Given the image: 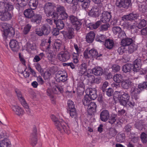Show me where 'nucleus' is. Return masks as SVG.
Returning a JSON list of instances; mask_svg holds the SVG:
<instances>
[{"label":"nucleus","mask_w":147,"mask_h":147,"mask_svg":"<svg viewBox=\"0 0 147 147\" xmlns=\"http://www.w3.org/2000/svg\"><path fill=\"white\" fill-rule=\"evenodd\" d=\"M138 16L136 14L131 13L128 15H125L122 18L123 20H135L137 18Z\"/></svg>","instance_id":"nucleus-21"},{"label":"nucleus","mask_w":147,"mask_h":147,"mask_svg":"<svg viewBox=\"0 0 147 147\" xmlns=\"http://www.w3.org/2000/svg\"><path fill=\"white\" fill-rule=\"evenodd\" d=\"M141 90L139 88L136 87L135 86H132L131 90V94L134 93V94H139Z\"/></svg>","instance_id":"nucleus-60"},{"label":"nucleus","mask_w":147,"mask_h":147,"mask_svg":"<svg viewBox=\"0 0 147 147\" xmlns=\"http://www.w3.org/2000/svg\"><path fill=\"white\" fill-rule=\"evenodd\" d=\"M51 51V49H50L49 51H46L48 53V57L49 58V59L50 60L52 61L54 60L55 58V55L54 53H53V51H52V52H50L49 51Z\"/></svg>","instance_id":"nucleus-62"},{"label":"nucleus","mask_w":147,"mask_h":147,"mask_svg":"<svg viewBox=\"0 0 147 147\" xmlns=\"http://www.w3.org/2000/svg\"><path fill=\"white\" fill-rule=\"evenodd\" d=\"M57 11L59 14H60L65 11L64 7L62 6L59 5L56 7Z\"/></svg>","instance_id":"nucleus-58"},{"label":"nucleus","mask_w":147,"mask_h":147,"mask_svg":"<svg viewBox=\"0 0 147 147\" xmlns=\"http://www.w3.org/2000/svg\"><path fill=\"white\" fill-rule=\"evenodd\" d=\"M12 18V15L8 11H6L0 15V19L3 21L10 20Z\"/></svg>","instance_id":"nucleus-19"},{"label":"nucleus","mask_w":147,"mask_h":147,"mask_svg":"<svg viewBox=\"0 0 147 147\" xmlns=\"http://www.w3.org/2000/svg\"><path fill=\"white\" fill-rule=\"evenodd\" d=\"M42 19V16L40 14H34L31 20V21L34 23L39 24L40 22Z\"/></svg>","instance_id":"nucleus-30"},{"label":"nucleus","mask_w":147,"mask_h":147,"mask_svg":"<svg viewBox=\"0 0 147 147\" xmlns=\"http://www.w3.org/2000/svg\"><path fill=\"white\" fill-rule=\"evenodd\" d=\"M59 122L61 124L59 125V126L60 129H57L62 133H65L68 134H69L71 132V130L69 126L63 120H60Z\"/></svg>","instance_id":"nucleus-7"},{"label":"nucleus","mask_w":147,"mask_h":147,"mask_svg":"<svg viewBox=\"0 0 147 147\" xmlns=\"http://www.w3.org/2000/svg\"><path fill=\"white\" fill-rule=\"evenodd\" d=\"M30 142L33 146H35L37 143V130L36 127L34 128L33 132L31 134L30 137Z\"/></svg>","instance_id":"nucleus-10"},{"label":"nucleus","mask_w":147,"mask_h":147,"mask_svg":"<svg viewBox=\"0 0 147 147\" xmlns=\"http://www.w3.org/2000/svg\"><path fill=\"white\" fill-rule=\"evenodd\" d=\"M109 112L107 110H103L100 113V118L102 121H107L109 119Z\"/></svg>","instance_id":"nucleus-17"},{"label":"nucleus","mask_w":147,"mask_h":147,"mask_svg":"<svg viewBox=\"0 0 147 147\" xmlns=\"http://www.w3.org/2000/svg\"><path fill=\"white\" fill-rule=\"evenodd\" d=\"M124 28L126 29H130L133 28V26L128 22L126 21L124 24Z\"/></svg>","instance_id":"nucleus-64"},{"label":"nucleus","mask_w":147,"mask_h":147,"mask_svg":"<svg viewBox=\"0 0 147 147\" xmlns=\"http://www.w3.org/2000/svg\"><path fill=\"white\" fill-rule=\"evenodd\" d=\"M54 92L55 94L62 93L64 91L62 86H56L54 89Z\"/></svg>","instance_id":"nucleus-46"},{"label":"nucleus","mask_w":147,"mask_h":147,"mask_svg":"<svg viewBox=\"0 0 147 147\" xmlns=\"http://www.w3.org/2000/svg\"><path fill=\"white\" fill-rule=\"evenodd\" d=\"M32 27L31 25L30 24H28L24 27L23 30V33L24 34H27L29 32Z\"/></svg>","instance_id":"nucleus-47"},{"label":"nucleus","mask_w":147,"mask_h":147,"mask_svg":"<svg viewBox=\"0 0 147 147\" xmlns=\"http://www.w3.org/2000/svg\"><path fill=\"white\" fill-rule=\"evenodd\" d=\"M74 31V30L73 28H69L67 32L65 34L66 37L69 39L74 38L75 36Z\"/></svg>","instance_id":"nucleus-25"},{"label":"nucleus","mask_w":147,"mask_h":147,"mask_svg":"<svg viewBox=\"0 0 147 147\" xmlns=\"http://www.w3.org/2000/svg\"><path fill=\"white\" fill-rule=\"evenodd\" d=\"M51 118L53 121V122L55 125L57 129H60L59 126V125L61 124L59 122L60 120H59L58 118L53 115H51Z\"/></svg>","instance_id":"nucleus-33"},{"label":"nucleus","mask_w":147,"mask_h":147,"mask_svg":"<svg viewBox=\"0 0 147 147\" xmlns=\"http://www.w3.org/2000/svg\"><path fill=\"white\" fill-rule=\"evenodd\" d=\"M87 70V64L85 63L82 64L79 69V74L80 75H83L85 74V73Z\"/></svg>","instance_id":"nucleus-32"},{"label":"nucleus","mask_w":147,"mask_h":147,"mask_svg":"<svg viewBox=\"0 0 147 147\" xmlns=\"http://www.w3.org/2000/svg\"><path fill=\"white\" fill-rule=\"evenodd\" d=\"M55 4L53 3L47 2L45 4L44 10L48 17H52V18H56L58 17V14L55 12Z\"/></svg>","instance_id":"nucleus-2"},{"label":"nucleus","mask_w":147,"mask_h":147,"mask_svg":"<svg viewBox=\"0 0 147 147\" xmlns=\"http://www.w3.org/2000/svg\"><path fill=\"white\" fill-rule=\"evenodd\" d=\"M126 51V49L125 48V46L121 45V46L118 48L117 52L119 55H121L123 54Z\"/></svg>","instance_id":"nucleus-57"},{"label":"nucleus","mask_w":147,"mask_h":147,"mask_svg":"<svg viewBox=\"0 0 147 147\" xmlns=\"http://www.w3.org/2000/svg\"><path fill=\"white\" fill-rule=\"evenodd\" d=\"M137 48V46L135 44H132L128 47V53L131 54L136 50Z\"/></svg>","instance_id":"nucleus-48"},{"label":"nucleus","mask_w":147,"mask_h":147,"mask_svg":"<svg viewBox=\"0 0 147 147\" xmlns=\"http://www.w3.org/2000/svg\"><path fill=\"white\" fill-rule=\"evenodd\" d=\"M140 138L143 143H145L147 142V134L144 132H142L141 134Z\"/></svg>","instance_id":"nucleus-52"},{"label":"nucleus","mask_w":147,"mask_h":147,"mask_svg":"<svg viewBox=\"0 0 147 147\" xmlns=\"http://www.w3.org/2000/svg\"><path fill=\"white\" fill-rule=\"evenodd\" d=\"M70 116L72 117L75 118L77 116L76 111V109H74L68 110Z\"/></svg>","instance_id":"nucleus-55"},{"label":"nucleus","mask_w":147,"mask_h":147,"mask_svg":"<svg viewBox=\"0 0 147 147\" xmlns=\"http://www.w3.org/2000/svg\"><path fill=\"white\" fill-rule=\"evenodd\" d=\"M133 67V65L131 64L126 63L123 66L122 69L123 71L126 73L130 72Z\"/></svg>","instance_id":"nucleus-36"},{"label":"nucleus","mask_w":147,"mask_h":147,"mask_svg":"<svg viewBox=\"0 0 147 147\" xmlns=\"http://www.w3.org/2000/svg\"><path fill=\"white\" fill-rule=\"evenodd\" d=\"M106 36L102 34H97L96 36L95 40L97 42H104L106 40Z\"/></svg>","instance_id":"nucleus-40"},{"label":"nucleus","mask_w":147,"mask_h":147,"mask_svg":"<svg viewBox=\"0 0 147 147\" xmlns=\"http://www.w3.org/2000/svg\"><path fill=\"white\" fill-rule=\"evenodd\" d=\"M138 87L141 90L143 89L146 88L147 87V82H144L140 83Z\"/></svg>","instance_id":"nucleus-59"},{"label":"nucleus","mask_w":147,"mask_h":147,"mask_svg":"<svg viewBox=\"0 0 147 147\" xmlns=\"http://www.w3.org/2000/svg\"><path fill=\"white\" fill-rule=\"evenodd\" d=\"M58 17L56 18H52L54 20L55 23L56 24V27L58 29L61 30L64 27V24L62 20H58L57 21H56V19L58 18Z\"/></svg>","instance_id":"nucleus-24"},{"label":"nucleus","mask_w":147,"mask_h":147,"mask_svg":"<svg viewBox=\"0 0 147 147\" xmlns=\"http://www.w3.org/2000/svg\"><path fill=\"white\" fill-rule=\"evenodd\" d=\"M0 147H10V142L6 138L2 140L0 143Z\"/></svg>","instance_id":"nucleus-37"},{"label":"nucleus","mask_w":147,"mask_h":147,"mask_svg":"<svg viewBox=\"0 0 147 147\" xmlns=\"http://www.w3.org/2000/svg\"><path fill=\"white\" fill-rule=\"evenodd\" d=\"M111 18V13L107 11H104L102 14L101 20L103 23L108 22Z\"/></svg>","instance_id":"nucleus-15"},{"label":"nucleus","mask_w":147,"mask_h":147,"mask_svg":"<svg viewBox=\"0 0 147 147\" xmlns=\"http://www.w3.org/2000/svg\"><path fill=\"white\" fill-rule=\"evenodd\" d=\"M53 46L55 51H59L61 46V41L59 40H56Z\"/></svg>","instance_id":"nucleus-39"},{"label":"nucleus","mask_w":147,"mask_h":147,"mask_svg":"<svg viewBox=\"0 0 147 147\" xmlns=\"http://www.w3.org/2000/svg\"><path fill=\"white\" fill-rule=\"evenodd\" d=\"M125 139L124 135L123 134H118L116 136V140L118 142H121Z\"/></svg>","instance_id":"nucleus-61"},{"label":"nucleus","mask_w":147,"mask_h":147,"mask_svg":"<svg viewBox=\"0 0 147 147\" xmlns=\"http://www.w3.org/2000/svg\"><path fill=\"white\" fill-rule=\"evenodd\" d=\"M69 20L72 24L75 26V29L77 30H79L80 28L82 23L78 20L77 18L74 16H69Z\"/></svg>","instance_id":"nucleus-12"},{"label":"nucleus","mask_w":147,"mask_h":147,"mask_svg":"<svg viewBox=\"0 0 147 147\" xmlns=\"http://www.w3.org/2000/svg\"><path fill=\"white\" fill-rule=\"evenodd\" d=\"M92 73L96 76H100L102 75L103 72L102 69L100 67H96L92 69Z\"/></svg>","instance_id":"nucleus-31"},{"label":"nucleus","mask_w":147,"mask_h":147,"mask_svg":"<svg viewBox=\"0 0 147 147\" xmlns=\"http://www.w3.org/2000/svg\"><path fill=\"white\" fill-rule=\"evenodd\" d=\"M109 135L111 137L115 136L117 133V130L113 128H111L109 129Z\"/></svg>","instance_id":"nucleus-50"},{"label":"nucleus","mask_w":147,"mask_h":147,"mask_svg":"<svg viewBox=\"0 0 147 147\" xmlns=\"http://www.w3.org/2000/svg\"><path fill=\"white\" fill-rule=\"evenodd\" d=\"M38 3V0H30L29 2L28 5L32 9L34 10L36 8Z\"/></svg>","instance_id":"nucleus-35"},{"label":"nucleus","mask_w":147,"mask_h":147,"mask_svg":"<svg viewBox=\"0 0 147 147\" xmlns=\"http://www.w3.org/2000/svg\"><path fill=\"white\" fill-rule=\"evenodd\" d=\"M132 82L129 79L125 80L122 82L121 86L124 89H127L131 87Z\"/></svg>","instance_id":"nucleus-34"},{"label":"nucleus","mask_w":147,"mask_h":147,"mask_svg":"<svg viewBox=\"0 0 147 147\" xmlns=\"http://www.w3.org/2000/svg\"><path fill=\"white\" fill-rule=\"evenodd\" d=\"M141 64V60L140 59H136L133 62V70L134 72H137L139 69L140 67Z\"/></svg>","instance_id":"nucleus-22"},{"label":"nucleus","mask_w":147,"mask_h":147,"mask_svg":"<svg viewBox=\"0 0 147 147\" xmlns=\"http://www.w3.org/2000/svg\"><path fill=\"white\" fill-rule=\"evenodd\" d=\"M56 77L57 82H64L67 80V74L64 70L59 71L56 74Z\"/></svg>","instance_id":"nucleus-8"},{"label":"nucleus","mask_w":147,"mask_h":147,"mask_svg":"<svg viewBox=\"0 0 147 147\" xmlns=\"http://www.w3.org/2000/svg\"><path fill=\"white\" fill-rule=\"evenodd\" d=\"M90 2V0H84L83 2H82L81 4L82 8L86 10L89 7Z\"/></svg>","instance_id":"nucleus-43"},{"label":"nucleus","mask_w":147,"mask_h":147,"mask_svg":"<svg viewBox=\"0 0 147 147\" xmlns=\"http://www.w3.org/2000/svg\"><path fill=\"white\" fill-rule=\"evenodd\" d=\"M114 45V43L112 40L107 39L105 40V46L106 48L109 49H112Z\"/></svg>","instance_id":"nucleus-42"},{"label":"nucleus","mask_w":147,"mask_h":147,"mask_svg":"<svg viewBox=\"0 0 147 147\" xmlns=\"http://www.w3.org/2000/svg\"><path fill=\"white\" fill-rule=\"evenodd\" d=\"M9 45L11 50L14 52H17L19 49L18 43L15 40H11L9 43Z\"/></svg>","instance_id":"nucleus-16"},{"label":"nucleus","mask_w":147,"mask_h":147,"mask_svg":"<svg viewBox=\"0 0 147 147\" xmlns=\"http://www.w3.org/2000/svg\"><path fill=\"white\" fill-rule=\"evenodd\" d=\"M15 91L18 99L22 105L26 109V111L27 113L28 114H30L31 111L29 108V106L22 95L19 89L16 88L15 89Z\"/></svg>","instance_id":"nucleus-5"},{"label":"nucleus","mask_w":147,"mask_h":147,"mask_svg":"<svg viewBox=\"0 0 147 147\" xmlns=\"http://www.w3.org/2000/svg\"><path fill=\"white\" fill-rule=\"evenodd\" d=\"M13 6L10 3L6 1L0 2V13H3L6 11L12 10Z\"/></svg>","instance_id":"nucleus-6"},{"label":"nucleus","mask_w":147,"mask_h":147,"mask_svg":"<svg viewBox=\"0 0 147 147\" xmlns=\"http://www.w3.org/2000/svg\"><path fill=\"white\" fill-rule=\"evenodd\" d=\"M92 74L91 72V71H86L84 75L89 78L88 80L91 83L95 82V78L94 76L92 75Z\"/></svg>","instance_id":"nucleus-29"},{"label":"nucleus","mask_w":147,"mask_h":147,"mask_svg":"<svg viewBox=\"0 0 147 147\" xmlns=\"http://www.w3.org/2000/svg\"><path fill=\"white\" fill-rule=\"evenodd\" d=\"M11 108L12 111L18 115H22L24 114V110L18 106L12 105Z\"/></svg>","instance_id":"nucleus-18"},{"label":"nucleus","mask_w":147,"mask_h":147,"mask_svg":"<svg viewBox=\"0 0 147 147\" xmlns=\"http://www.w3.org/2000/svg\"><path fill=\"white\" fill-rule=\"evenodd\" d=\"M139 10L142 13H145L147 11V5L145 4L140 5L139 6Z\"/></svg>","instance_id":"nucleus-49"},{"label":"nucleus","mask_w":147,"mask_h":147,"mask_svg":"<svg viewBox=\"0 0 147 147\" xmlns=\"http://www.w3.org/2000/svg\"><path fill=\"white\" fill-rule=\"evenodd\" d=\"M92 100L88 95H85L82 100L83 104L87 106V112L88 114L92 115L96 111L97 106L94 102H91Z\"/></svg>","instance_id":"nucleus-1"},{"label":"nucleus","mask_w":147,"mask_h":147,"mask_svg":"<svg viewBox=\"0 0 147 147\" xmlns=\"http://www.w3.org/2000/svg\"><path fill=\"white\" fill-rule=\"evenodd\" d=\"M29 0H17V3L15 5L16 9L19 10L21 7H24L26 6Z\"/></svg>","instance_id":"nucleus-20"},{"label":"nucleus","mask_w":147,"mask_h":147,"mask_svg":"<svg viewBox=\"0 0 147 147\" xmlns=\"http://www.w3.org/2000/svg\"><path fill=\"white\" fill-rule=\"evenodd\" d=\"M79 54L78 53H74L72 55V59L73 62L76 64L78 63L79 62L78 57Z\"/></svg>","instance_id":"nucleus-51"},{"label":"nucleus","mask_w":147,"mask_h":147,"mask_svg":"<svg viewBox=\"0 0 147 147\" xmlns=\"http://www.w3.org/2000/svg\"><path fill=\"white\" fill-rule=\"evenodd\" d=\"M113 97L115 98L118 99L120 104L124 106L125 105L126 101L128 100L129 98V94L123 92L115 91Z\"/></svg>","instance_id":"nucleus-4"},{"label":"nucleus","mask_w":147,"mask_h":147,"mask_svg":"<svg viewBox=\"0 0 147 147\" xmlns=\"http://www.w3.org/2000/svg\"><path fill=\"white\" fill-rule=\"evenodd\" d=\"M147 24V22L144 19L141 20L140 23L138 24L137 27L139 29L142 28L143 27L145 26Z\"/></svg>","instance_id":"nucleus-54"},{"label":"nucleus","mask_w":147,"mask_h":147,"mask_svg":"<svg viewBox=\"0 0 147 147\" xmlns=\"http://www.w3.org/2000/svg\"><path fill=\"white\" fill-rule=\"evenodd\" d=\"M86 92V95L89 96L92 99L95 100L97 97L96 91L95 89H87Z\"/></svg>","instance_id":"nucleus-14"},{"label":"nucleus","mask_w":147,"mask_h":147,"mask_svg":"<svg viewBox=\"0 0 147 147\" xmlns=\"http://www.w3.org/2000/svg\"><path fill=\"white\" fill-rule=\"evenodd\" d=\"M42 30L44 33V35H47L50 33L51 28L48 24H46L43 25L42 27Z\"/></svg>","instance_id":"nucleus-26"},{"label":"nucleus","mask_w":147,"mask_h":147,"mask_svg":"<svg viewBox=\"0 0 147 147\" xmlns=\"http://www.w3.org/2000/svg\"><path fill=\"white\" fill-rule=\"evenodd\" d=\"M58 17H59L62 20L66 19L68 18V16L65 11L59 14V16L58 15Z\"/></svg>","instance_id":"nucleus-63"},{"label":"nucleus","mask_w":147,"mask_h":147,"mask_svg":"<svg viewBox=\"0 0 147 147\" xmlns=\"http://www.w3.org/2000/svg\"><path fill=\"white\" fill-rule=\"evenodd\" d=\"M133 42V39L131 38H127L122 39L121 41V45L126 46L130 45Z\"/></svg>","instance_id":"nucleus-28"},{"label":"nucleus","mask_w":147,"mask_h":147,"mask_svg":"<svg viewBox=\"0 0 147 147\" xmlns=\"http://www.w3.org/2000/svg\"><path fill=\"white\" fill-rule=\"evenodd\" d=\"M89 51L92 58L96 57H100L101 55V54L98 55L97 51L96 50L94 49H91Z\"/></svg>","instance_id":"nucleus-45"},{"label":"nucleus","mask_w":147,"mask_h":147,"mask_svg":"<svg viewBox=\"0 0 147 147\" xmlns=\"http://www.w3.org/2000/svg\"><path fill=\"white\" fill-rule=\"evenodd\" d=\"M77 88V92L83 94L84 91V83L82 82H79Z\"/></svg>","instance_id":"nucleus-41"},{"label":"nucleus","mask_w":147,"mask_h":147,"mask_svg":"<svg viewBox=\"0 0 147 147\" xmlns=\"http://www.w3.org/2000/svg\"><path fill=\"white\" fill-rule=\"evenodd\" d=\"M71 55L68 51L61 52L57 55L58 59L61 61L65 62L70 58Z\"/></svg>","instance_id":"nucleus-11"},{"label":"nucleus","mask_w":147,"mask_h":147,"mask_svg":"<svg viewBox=\"0 0 147 147\" xmlns=\"http://www.w3.org/2000/svg\"><path fill=\"white\" fill-rule=\"evenodd\" d=\"M95 34L93 31H90L86 35V41L89 43H92L94 41Z\"/></svg>","instance_id":"nucleus-23"},{"label":"nucleus","mask_w":147,"mask_h":147,"mask_svg":"<svg viewBox=\"0 0 147 147\" xmlns=\"http://www.w3.org/2000/svg\"><path fill=\"white\" fill-rule=\"evenodd\" d=\"M68 110L76 109L75 108V105L74 102L71 100H69L67 102Z\"/></svg>","instance_id":"nucleus-53"},{"label":"nucleus","mask_w":147,"mask_h":147,"mask_svg":"<svg viewBox=\"0 0 147 147\" xmlns=\"http://www.w3.org/2000/svg\"><path fill=\"white\" fill-rule=\"evenodd\" d=\"M116 6L119 7L128 8L131 5V0H116Z\"/></svg>","instance_id":"nucleus-9"},{"label":"nucleus","mask_w":147,"mask_h":147,"mask_svg":"<svg viewBox=\"0 0 147 147\" xmlns=\"http://www.w3.org/2000/svg\"><path fill=\"white\" fill-rule=\"evenodd\" d=\"M113 80L117 83H120L123 80V77L121 74H116L113 77Z\"/></svg>","instance_id":"nucleus-38"},{"label":"nucleus","mask_w":147,"mask_h":147,"mask_svg":"<svg viewBox=\"0 0 147 147\" xmlns=\"http://www.w3.org/2000/svg\"><path fill=\"white\" fill-rule=\"evenodd\" d=\"M26 48L27 51H31V50H35L36 47L34 44L28 42L26 44Z\"/></svg>","instance_id":"nucleus-44"},{"label":"nucleus","mask_w":147,"mask_h":147,"mask_svg":"<svg viewBox=\"0 0 147 147\" xmlns=\"http://www.w3.org/2000/svg\"><path fill=\"white\" fill-rule=\"evenodd\" d=\"M24 14L26 18H28L33 17L34 14V11L29 9H25L24 12Z\"/></svg>","instance_id":"nucleus-27"},{"label":"nucleus","mask_w":147,"mask_h":147,"mask_svg":"<svg viewBox=\"0 0 147 147\" xmlns=\"http://www.w3.org/2000/svg\"><path fill=\"white\" fill-rule=\"evenodd\" d=\"M0 28L3 30V35L4 38H6L8 36H13L14 34V30L10 24L1 22L0 23Z\"/></svg>","instance_id":"nucleus-3"},{"label":"nucleus","mask_w":147,"mask_h":147,"mask_svg":"<svg viewBox=\"0 0 147 147\" xmlns=\"http://www.w3.org/2000/svg\"><path fill=\"white\" fill-rule=\"evenodd\" d=\"M100 13V11L98 7L94 6L92 7L89 12H88V15L93 17H98Z\"/></svg>","instance_id":"nucleus-13"},{"label":"nucleus","mask_w":147,"mask_h":147,"mask_svg":"<svg viewBox=\"0 0 147 147\" xmlns=\"http://www.w3.org/2000/svg\"><path fill=\"white\" fill-rule=\"evenodd\" d=\"M121 28L119 27H114L112 28V31L114 34L117 35L121 31Z\"/></svg>","instance_id":"nucleus-56"}]
</instances>
